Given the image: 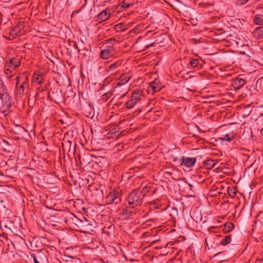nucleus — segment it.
<instances>
[{
	"label": "nucleus",
	"instance_id": "42",
	"mask_svg": "<svg viewBox=\"0 0 263 263\" xmlns=\"http://www.w3.org/2000/svg\"><path fill=\"white\" fill-rule=\"evenodd\" d=\"M188 184L191 187H193V185L191 183H189Z\"/></svg>",
	"mask_w": 263,
	"mask_h": 263
},
{
	"label": "nucleus",
	"instance_id": "41",
	"mask_svg": "<svg viewBox=\"0 0 263 263\" xmlns=\"http://www.w3.org/2000/svg\"><path fill=\"white\" fill-rule=\"evenodd\" d=\"M34 263H41L39 261H37L36 260H33Z\"/></svg>",
	"mask_w": 263,
	"mask_h": 263
},
{
	"label": "nucleus",
	"instance_id": "9",
	"mask_svg": "<svg viewBox=\"0 0 263 263\" xmlns=\"http://www.w3.org/2000/svg\"><path fill=\"white\" fill-rule=\"evenodd\" d=\"M130 79V77L128 74H124L121 76L118 80V82L115 86V88L117 89L118 87L124 85L127 83Z\"/></svg>",
	"mask_w": 263,
	"mask_h": 263
},
{
	"label": "nucleus",
	"instance_id": "10",
	"mask_svg": "<svg viewBox=\"0 0 263 263\" xmlns=\"http://www.w3.org/2000/svg\"><path fill=\"white\" fill-rule=\"evenodd\" d=\"M134 5L133 0H123L117 7L118 11H121L122 9H126Z\"/></svg>",
	"mask_w": 263,
	"mask_h": 263
},
{
	"label": "nucleus",
	"instance_id": "4",
	"mask_svg": "<svg viewBox=\"0 0 263 263\" xmlns=\"http://www.w3.org/2000/svg\"><path fill=\"white\" fill-rule=\"evenodd\" d=\"M136 213L137 210L134 208H131L129 206L123 209L120 212L119 215L122 219H127L133 215L136 214Z\"/></svg>",
	"mask_w": 263,
	"mask_h": 263
},
{
	"label": "nucleus",
	"instance_id": "30",
	"mask_svg": "<svg viewBox=\"0 0 263 263\" xmlns=\"http://www.w3.org/2000/svg\"><path fill=\"white\" fill-rule=\"evenodd\" d=\"M228 193L232 197H234L236 194L235 189L234 188L228 189Z\"/></svg>",
	"mask_w": 263,
	"mask_h": 263
},
{
	"label": "nucleus",
	"instance_id": "3",
	"mask_svg": "<svg viewBox=\"0 0 263 263\" xmlns=\"http://www.w3.org/2000/svg\"><path fill=\"white\" fill-rule=\"evenodd\" d=\"M119 193L115 190L111 191L106 197L108 204H117L121 201Z\"/></svg>",
	"mask_w": 263,
	"mask_h": 263
},
{
	"label": "nucleus",
	"instance_id": "8",
	"mask_svg": "<svg viewBox=\"0 0 263 263\" xmlns=\"http://www.w3.org/2000/svg\"><path fill=\"white\" fill-rule=\"evenodd\" d=\"M20 77H16V92L15 95L17 98H20L23 94L24 91V86L26 85V82H24L21 84H19Z\"/></svg>",
	"mask_w": 263,
	"mask_h": 263
},
{
	"label": "nucleus",
	"instance_id": "13",
	"mask_svg": "<svg viewBox=\"0 0 263 263\" xmlns=\"http://www.w3.org/2000/svg\"><path fill=\"white\" fill-rule=\"evenodd\" d=\"M253 36L256 39H263V26L257 27L252 32Z\"/></svg>",
	"mask_w": 263,
	"mask_h": 263
},
{
	"label": "nucleus",
	"instance_id": "28",
	"mask_svg": "<svg viewBox=\"0 0 263 263\" xmlns=\"http://www.w3.org/2000/svg\"><path fill=\"white\" fill-rule=\"evenodd\" d=\"M41 73H35L34 77V80L35 82H37L38 84H40L42 82L41 80Z\"/></svg>",
	"mask_w": 263,
	"mask_h": 263
},
{
	"label": "nucleus",
	"instance_id": "29",
	"mask_svg": "<svg viewBox=\"0 0 263 263\" xmlns=\"http://www.w3.org/2000/svg\"><path fill=\"white\" fill-rule=\"evenodd\" d=\"M89 51L87 49L84 48L81 50H80V52H79L81 55H82L83 57H85L87 55Z\"/></svg>",
	"mask_w": 263,
	"mask_h": 263
},
{
	"label": "nucleus",
	"instance_id": "44",
	"mask_svg": "<svg viewBox=\"0 0 263 263\" xmlns=\"http://www.w3.org/2000/svg\"><path fill=\"white\" fill-rule=\"evenodd\" d=\"M220 253H221V252H219V253H217V254L215 255V256H217V255H219V254H220Z\"/></svg>",
	"mask_w": 263,
	"mask_h": 263
},
{
	"label": "nucleus",
	"instance_id": "16",
	"mask_svg": "<svg viewBox=\"0 0 263 263\" xmlns=\"http://www.w3.org/2000/svg\"><path fill=\"white\" fill-rule=\"evenodd\" d=\"M254 23L259 26L263 25V11L262 13L255 15L253 19Z\"/></svg>",
	"mask_w": 263,
	"mask_h": 263
},
{
	"label": "nucleus",
	"instance_id": "31",
	"mask_svg": "<svg viewBox=\"0 0 263 263\" xmlns=\"http://www.w3.org/2000/svg\"><path fill=\"white\" fill-rule=\"evenodd\" d=\"M249 0H236V2L238 5H243L246 4Z\"/></svg>",
	"mask_w": 263,
	"mask_h": 263
},
{
	"label": "nucleus",
	"instance_id": "37",
	"mask_svg": "<svg viewBox=\"0 0 263 263\" xmlns=\"http://www.w3.org/2000/svg\"><path fill=\"white\" fill-rule=\"evenodd\" d=\"M127 92H128V91H127V90H126V91H124L123 92V94L121 95V98L124 97L126 95V94L127 93Z\"/></svg>",
	"mask_w": 263,
	"mask_h": 263
},
{
	"label": "nucleus",
	"instance_id": "25",
	"mask_svg": "<svg viewBox=\"0 0 263 263\" xmlns=\"http://www.w3.org/2000/svg\"><path fill=\"white\" fill-rule=\"evenodd\" d=\"M20 33V27H15L10 32V35L14 37L15 35H18Z\"/></svg>",
	"mask_w": 263,
	"mask_h": 263
},
{
	"label": "nucleus",
	"instance_id": "39",
	"mask_svg": "<svg viewBox=\"0 0 263 263\" xmlns=\"http://www.w3.org/2000/svg\"><path fill=\"white\" fill-rule=\"evenodd\" d=\"M17 27H20V31L24 28V26H21V25L20 26H17Z\"/></svg>",
	"mask_w": 263,
	"mask_h": 263
},
{
	"label": "nucleus",
	"instance_id": "45",
	"mask_svg": "<svg viewBox=\"0 0 263 263\" xmlns=\"http://www.w3.org/2000/svg\"><path fill=\"white\" fill-rule=\"evenodd\" d=\"M173 210H175L176 212H177V209H175V208H173Z\"/></svg>",
	"mask_w": 263,
	"mask_h": 263
},
{
	"label": "nucleus",
	"instance_id": "22",
	"mask_svg": "<svg viewBox=\"0 0 263 263\" xmlns=\"http://www.w3.org/2000/svg\"><path fill=\"white\" fill-rule=\"evenodd\" d=\"M127 28V25L124 23H119L114 26V29L117 32L124 31Z\"/></svg>",
	"mask_w": 263,
	"mask_h": 263
},
{
	"label": "nucleus",
	"instance_id": "17",
	"mask_svg": "<svg viewBox=\"0 0 263 263\" xmlns=\"http://www.w3.org/2000/svg\"><path fill=\"white\" fill-rule=\"evenodd\" d=\"M110 13L108 12L106 10H104L101 12L98 15V20L100 22H104L108 19L110 17Z\"/></svg>",
	"mask_w": 263,
	"mask_h": 263
},
{
	"label": "nucleus",
	"instance_id": "15",
	"mask_svg": "<svg viewBox=\"0 0 263 263\" xmlns=\"http://www.w3.org/2000/svg\"><path fill=\"white\" fill-rule=\"evenodd\" d=\"M123 61L122 60H118L114 63H111L109 65H108L107 67L105 68V70L106 71H109L110 70L112 69H116L118 67H119L120 66H121Z\"/></svg>",
	"mask_w": 263,
	"mask_h": 263
},
{
	"label": "nucleus",
	"instance_id": "1",
	"mask_svg": "<svg viewBox=\"0 0 263 263\" xmlns=\"http://www.w3.org/2000/svg\"><path fill=\"white\" fill-rule=\"evenodd\" d=\"M144 194L139 190H133L126 197V201L131 208H136L142 202Z\"/></svg>",
	"mask_w": 263,
	"mask_h": 263
},
{
	"label": "nucleus",
	"instance_id": "40",
	"mask_svg": "<svg viewBox=\"0 0 263 263\" xmlns=\"http://www.w3.org/2000/svg\"><path fill=\"white\" fill-rule=\"evenodd\" d=\"M178 159L177 157H175V158H174V159H173V161H174V162H176V161H178Z\"/></svg>",
	"mask_w": 263,
	"mask_h": 263
},
{
	"label": "nucleus",
	"instance_id": "18",
	"mask_svg": "<svg viewBox=\"0 0 263 263\" xmlns=\"http://www.w3.org/2000/svg\"><path fill=\"white\" fill-rule=\"evenodd\" d=\"M115 226L110 225L109 227H105L103 229V233L106 234L108 237H110L114 232Z\"/></svg>",
	"mask_w": 263,
	"mask_h": 263
},
{
	"label": "nucleus",
	"instance_id": "33",
	"mask_svg": "<svg viewBox=\"0 0 263 263\" xmlns=\"http://www.w3.org/2000/svg\"><path fill=\"white\" fill-rule=\"evenodd\" d=\"M115 42H116V40H115V38H110V39L106 40V43L107 44L110 43L112 45L111 46H112Z\"/></svg>",
	"mask_w": 263,
	"mask_h": 263
},
{
	"label": "nucleus",
	"instance_id": "43",
	"mask_svg": "<svg viewBox=\"0 0 263 263\" xmlns=\"http://www.w3.org/2000/svg\"><path fill=\"white\" fill-rule=\"evenodd\" d=\"M0 175H1V176H3V173H2V172H0Z\"/></svg>",
	"mask_w": 263,
	"mask_h": 263
},
{
	"label": "nucleus",
	"instance_id": "21",
	"mask_svg": "<svg viewBox=\"0 0 263 263\" xmlns=\"http://www.w3.org/2000/svg\"><path fill=\"white\" fill-rule=\"evenodd\" d=\"M150 88L152 89L154 92L159 91L161 87L159 85V81L157 80L154 81L150 83Z\"/></svg>",
	"mask_w": 263,
	"mask_h": 263
},
{
	"label": "nucleus",
	"instance_id": "6",
	"mask_svg": "<svg viewBox=\"0 0 263 263\" xmlns=\"http://www.w3.org/2000/svg\"><path fill=\"white\" fill-rule=\"evenodd\" d=\"M196 158H190L185 156H182L180 160V165H183L187 167H192L196 162Z\"/></svg>",
	"mask_w": 263,
	"mask_h": 263
},
{
	"label": "nucleus",
	"instance_id": "11",
	"mask_svg": "<svg viewBox=\"0 0 263 263\" xmlns=\"http://www.w3.org/2000/svg\"><path fill=\"white\" fill-rule=\"evenodd\" d=\"M246 83V81L240 78H237L232 82V86L235 89H239L242 87Z\"/></svg>",
	"mask_w": 263,
	"mask_h": 263
},
{
	"label": "nucleus",
	"instance_id": "38",
	"mask_svg": "<svg viewBox=\"0 0 263 263\" xmlns=\"http://www.w3.org/2000/svg\"><path fill=\"white\" fill-rule=\"evenodd\" d=\"M10 68H11L10 67V68H9V67L6 68H5L6 71H9L11 72V70L10 69Z\"/></svg>",
	"mask_w": 263,
	"mask_h": 263
},
{
	"label": "nucleus",
	"instance_id": "35",
	"mask_svg": "<svg viewBox=\"0 0 263 263\" xmlns=\"http://www.w3.org/2000/svg\"><path fill=\"white\" fill-rule=\"evenodd\" d=\"M73 47L77 49L79 52H80V49H79L78 44L76 42H73Z\"/></svg>",
	"mask_w": 263,
	"mask_h": 263
},
{
	"label": "nucleus",
	"instance_id": "34",
	"mask_svg": "<svg viewBox=\"0 0 263 263\" xmlns=\"http://www.w3.org/2000/svg\"><path fill=\"white\" fill-rule=\"evenodd\" d=\"M140 191L142 192V193L144 194L145 195L146 194V193L148 192V190L146 186H145L142 189V190Z\"/></svg>",
	"mask_w": 263,
	"mask_h": 263
},
{
	"label": "nucleus",
	"instance_id": "14",
	"mask_svg": "<svg viewBox=\"0 0 263 263\" xmlns=\"http://www.w3.org/2000/svg\"><path fill=\"white\" fill-rule=\"evenodd\" d=\"M31 257L33 258V260H36L41 263H44L46 259V256L43 253L38 252L37 254H31Z\"/></svg>",
	"mask_w": 263,
	"mask_h": 263
},
{
	"label": "nucleus",
	"instance_id": "19",
	"mask_svg": "<svg viewBox=\"0 0 263 263\" xmlns=\"http://www.w3.org/2000/svg\"><path fill=\"white\" fill-rule=\"evenodd\" d=\"M235 136L236 135L233 132H230L223 135L222 137L220 138V139L222 141L230 142L234 139Z\"/></svg>",
	"mask_w": 263,
	"mask_h": 263
},
{
	"label": "nucleus",
	"instance_id": "23",
	"mask_svg": "<svg viewBox=\"0 0 263 263\" xmlns=\"http://www.w3.org/2000/svg\"><path fill=\"white\" fill-rule=\"evenodd\" d=\"M234 228V224L232 222H226L224 224L223 230L224 233L231 232Z\"/></svg>",
	"mask_w": 263,
	"mask_h": 263
},
{
	"label": "nucleus",
	"instance_id": "5",
	"mask_svg": "<svg viewBox=\"0 0 263 263\" xmlns=\"http://www.w3.org/2000/svg\"><path fill=\"white\" fill-rule=\"evenodd\" d=\"M0 97L2 102L5 104L7 103L10 100V96L7 92L6 86L2 82L0 83Z\"/></svg>",
	"mask_w": 263,
	"mask_h": 263
},
{
	"label": "nucleus",
	"instance_id": "12",
	"mask_svg": "<svg viewBox=\"0 0 263 263\" xmlns=\"http://www.w3.org/2000/svg\"><path fill=\"white\" fill-rule=\"evenodd\" d=\"M21 64V60L19 58H13L9 60V62L7 63L6 67H10L14 69L18 67Z\"/></svg>",
	"mask_w": 263,
	"mask_h": 263
},
{
	"label": "nucleus",
	"instance_id": "20",
	"mask_svg": "<svg viewBox=\"0 0 263 263\" xmlns=\"http://www.w3.org/2000/svg\"><path fill=\"white\" fill-rule=\"evenodd\" d=\"M12 132L15 134L22 135L25 131V129L19 125H15L13 128L11 129Z\"/></svg>",
	"mask_w": 263,
	"mask_h": 263
},
{
	"label": "nucleus",
	"instance_id": "36",
	"mask_svg": "<svg viewBox=\"0 0 263 263\" xmlns=\"http://www.w3.org/2000/svg\"><path fill=\"white\" fill-rule=\"evenodd\" d=\"M109 92H107V93H105L103 96V99H106V100H107V99H108V96H109Z\"/></svg>",
	"mask_w": 263,
	"mask_h": 263
},
{
	"label": "nucleus",
	"instance_id": "27",
	"mask_svg": "<svg viewBox=\"0 0 263 263\" xmlns=\"http://www.w3.org/2000/svg\"><path fill=\"white\" fill-rule=\"evenodd\" d=\"M199 61L198 59H193L191 60L190 65L193 68H197L198 66Z\"/></svg>",
	"mask_w": 263,
	"mask_h": 263
},
{
	"label": "nucleus",
	"instance_id": "32",
	"mask_svg": "<svg viewBox=\"0 0 263 263\" xmlns=\"http://www.w3.org/2000/svg\"><path fill=\"white\" fill-rule=\"evenodd\" d=\"M89 226H90V224L88 223L87 221H86L85 222L82 223L81 227L84 230H87V227Z\"/></svg>",
	"mask_w": 263,
	"mask_h": 263
},
{
	"label": "nucleus",
	"instance_id": "26",
	"mask_svg": "<svg viewBox=\"0 0 263 263\" xmlns=\"http://www.w3.org/2000/svg\"><path fill=\"white\" fill-rule=\"evenodd\" d=\"M204 164L208 166V168H212L215 165V163L213 160H208L205 161Z\"/></svg>",
	"mask_w": 263,
	"mask_h": 263
},
{
	"label": "nucleus",
	"instance_id": "46",
	"mask_svg": "<svg viewBox=\"0 0 263 263\" xmlns=\"http://www.w3.org/2000/svg\"><path fill=\"white\" fill-rule=\"evenodd\" d=\"M120 92H122L123 91L122 90V89H120V90H119Z\"/></svg>",
	"mask_w": 263,
	"mask_h": 263
},
{
	"label": "nucleus",
	"instance_id": "24",
	"mask_svg": "<svg viewBox=\"0 0 263 263\" xmlns=\"http://www.w3.org/2000/svg\"><path fill=\"white\" fill-rule=\"evenodd\" d=\"M231 241V236L230 235L224 236V238L221 240L220 244L222 246L227 245L230 243Z\"/></svg>",
	"mask_w": 263,
	"mask_h": 263
},
{
	"label": "nucleus",
	"instance_id": "2",
	"mask_svg": "<svg viewBox=\"0 0 263 263\" xmlns=\"http://www.w3.org/2000/svg\"><path fill=\"white\" fill-rule=\"evenodd\" d=\"M143 92L142 90L139 89L134 91L131 96V98L125 103V106L127 109H130L136 105L143 97Z\"/></svg>",
	"mask_w": 263,
	"mask_h": 263
},
{
	"label": "nucleus",
	"instance_id": "7",
	"mask_svg": "<svg viewBox=\"0 0 263 263\" xmlns=\"http://www.w3.org/2000/svg\"><path fill=\"white\" fill-rule=\"evenodd\" d=\"M115 48L113 46H107L100 52V57L103 59H107L114 54Z\"/></svg>",
	"mask_w": 263,
	"mask_h": 263
}]
</instances>
